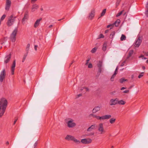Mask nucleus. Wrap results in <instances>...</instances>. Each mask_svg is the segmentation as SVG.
Here are the masks:
<instances>
[{"mask_svg": "<svg viewBox=\"0 0 148 148\" xmlns=\"http://www.w3.org/2000/svg\"><path fill=\"white\" fill-rule=\"evenodd\" d=\"M8 104V101L5 98L0 99V118L4 114Z\"/></svg>", "mask_w": 148, "mask_h": 148, "instance_id": "nucleus-1", "label": "nucleus"}, {"mask_svg": "<svg viewBox=\"0 0 148 148\" xmlns=\"http://www.w3.org/2000/svg\"><path fill=\"white\" fill-rule=\"evenodd\" d=\"M16 17L14 16L13 15H11L8 18L6 24L8 26L10 27L16 21Z\"/></svg>", "mask_w": 148, "mask_h": 148, "instance_id": "nucleus-2", "label": "nucleus"}, {"mask_svg": "<svg viewBox=\"0 0 148 148\" xmlns=\"http://www.w3.org/2000/svg\"><path fill=\"white\" fill-rule=\"evenodd\" d=\"M93 117L94 118H96L98 120L101 121L104 120L108 119L111 117V116L110 114H107L100 116L94 114L93 115Z\"/></svg>", "mask_w": 148, "mask_h": 148, "instance_id": "nucleus-3", "label": "nucleus"}, {"mask_svg": "<svg viewBox=\"0 0 148 148\" xmlns=\"http://www.w3.org/2000/svg\"><path fill=\"white\" fill-rule=\"evenodd\" d=\"M18 31L17 28L16 27L11 34L10 39L12 42H14L16 40V36Z\"/></svg>", "mask_w": 148, "mask_h": 148, "instance_id": "nucleus-4", "label": "nucleus"}, {"mask_svg": "<svg viewBox=\"0 0 148 148\" xmlns=\"http://www.w3.org/2000/svg\"><path fill=\"white\" fill-rule=\"evenodd\" d=\"M97 130L100 134H104L106 132L103 127V124L102 123H100L98 125Z\"/></svg>", "mask_w": 148, "mask_h": 148, "instance_id": "nucleus-5", "label": "nucleus"}, {"mask_svg": "<svg viewBox=\"0 0 148 148\" xmlns=\"http://www.w3.org/2000/svg\"><path fill=\"white\" fill-rule=\"evenodd\" d=\"M65 138L68 140H73L77 143H80L79 140H77L73 136L71 135H67Z\"/></svg>", "mask_w": 148, "mask_h": 148, "instance_id": "nucleus-6", "label": "nucleus"}, {"mask_svg": "<svg viewBox=\"0 0 148 148\" xmlns=\"http://www.w3.org/2000/svg\"><path fill=\"white\" fill-rule=\"evenodd\" d=\"M142 39L143 38L142 37L140 36H138V38L136 40L134 44V46L135 47H138L142 42Z\"/></svg>", "mask_w": 148, "mask_h": 148, "instance_id": "nucleus-7", "label": "nucleus"}, {"mask_svg": "<svg viewBox=\"0 0 148 148\" xmlns=\"http://www.w3.org/2000/svg\"><path fill=\"white\" fill-rule=\"evenodd\" d=\"M11 5V1L10 0H6L5 4V9L7 11L9 10Z\"/></svg>", "mask_w": 148, "mask_h": 148, "instance_id": "nucleus-8", "label": "nucleus"}, {"mask_svg": "<svg viewBox=\"0 0 148 148\" xmlns=\"http://www.w3.org/2000/svg\"><path fill=\"white\" fill-rule=\"evenodd\" d=\"M5 70L3 69L1 72L0 75V82H2L5 79Z\"/></svg>", "mask_w": 148, "mask_h": 148, "instance_id": "nucleus-9", "label": "nucleus"}, {"mask_svg": "<svg viewBox=\"0 0 148 148\" xmlns=\"http://www.w3.org/2000/svg\"><path fill=\"white\" fill-rule=\"evenodd\" d=\"M67 126L69 128H72L75 127L76 124L73 122V121L71 119L67 123Z\"/></svg>", "mask_w": 148, "mask_h": 148, "instance_id": "nucleus-10", "label": "nucleus"}, {"mask_svg": "<svg viewBox=\"0 0 148 148\" xmlns=\"http://www.w3.org/2000/svg\"><path fill=\"white\" fill-rule=\"evenodd\" d=\"M92 140L90 138H84L81 140V142L84 144H88L91 143Z\"/></svg>", "mask_w": 148, "mask_h": 148, "instance_id": "nucleus-11", "label": "nucleus"}, {"mask_svg": "<svg viewBox=\"0 0 148 148\" xmlns=\"http://www.w3.org/2000/svg\"><path fill=\"white\" fill-rule=\"evenodd\" d=\"M95 11L94 9L91 10L90 13L89 14L88 19L92 20L94 17L95 16Z\"/></svg>", "mask_w": 148, "mask_h": 148, "instance_id": "nucleus-12", "label": "nucleus"}, {"mask_svg": "<svg viewBox=\"0 0 148 148\" xmlns=\"http://www.w3.org/2000/svg\"><path fill=\"white\" fill-rule=\"evenodd\" d=\"M118 99H112L110 101V105H115L118 104Z\"/></svg>", "mask_w": 148, "mask_h": 148, "instance_id": "nucleus-13", "label": "nucleus"}, {"mask_svg": "<svg viewBox=\"0 0 148 148\" xmlns=\"http://www.w3.org/2000/svg\"><path fill=\"white\" fill-rule=\"evenodd\" d=\"M16 66V60H14L13 62V64L12 65L11 68V74L12 75H13L14 74V71L15 70V68Z\"/></svg>", "mask_w": 148, "mask_h": 148, "instance_id": "nucleus-14", "label": "nucleus"}, {"mask_svg": "<svg viewBox=\"0 0 148 148\" xmlns=\"http://www.w3.org/2000/svg\"><path fill=\"white\" fill-rule=\"evenodd\" d=\"M11 57V55L10 54L6 56L4 59V63L7 64L10 61Z\"/></svg>", "mask_w": 148, "mask_h": 148, "instance_id": "nucleus-15", "label": "nucleus"}, {"mask_svg": "<svg viewBox=\"0 0 148 148\" xmlns=\"http://www.w3.org/2000/svg\"><path fill=\"white\" fill-rule=\"evenodd\" d=\"M42 20V18H40L36 20L34 25V27L35 28H36L38 26L40 23V21Z\"/></svg>", "mask_w": 148, "mask_h": 148, "instance_id": "nucleus-16", "label": "nucleus"}, {"mask_svg": "<svg viewBox=\"0 0 148 148\" xmlns=\"http://www.w3.org/2000/svg\"><path fill=\"white\" fill-rule=\"evenodd\" d=\"M101 107L96 106L92 110L93 113H95L100 110Z\"/></svg>", "mask_w": 148, "mask_h": 148, "instance_id": "nucleus-17", "label": "nucleus"}, {"mask_svg": "<svg viewBox=\"0 0 148 148\" xmlns=\"http://www.w3.org/2000/svg\"><path fill=\"white\" fill-rule=\"evenodd\" d=\"M38 6L36 4H35L32 5L31 11L33 12L37 10L38 8Z\"/></svg>", "mask_w": 148, "mask_h": 148, "instance_id": "nucleus-18", "label": "nucleus"}, {"mask_svg": "<svg viewBox=\"0 0 148 148\" xmlns=\"http://www.w3.org/2000/svg\"><path fill=\"white\" fill-rule=\"evenodd\" d=\"M28 18V14L27 12H26L24 14V16L23 18L22 19V21H24L26 20H27Z\"/></svg>", "mask_w": 148, "mask_h": 148, "instance_id": "nucleus-19", "label": "nucleus"}, {"mask_svg": "<svg viewBox=\"0 0 148 148\" xmlns=\"http://www.w3.org/2000/svg\"><path fill=\"white\" fill-rule=\"evenodd\" d=\"M96 125L94 124L91 125L90 127H89L87 129V131L88 132L91 131L95 128Z\"/></svg>", "mask_w": 148, "mask_h": 148, "instance_id": "nucleus-20", "label": "nucleus"}, {"mask_svg": "<svg viewBox=\"0 0 148 148\" xmlns=\"http://www.w3.org/2000/svg\"><path fill=\"white\" fill-rule=\"evenodd\" d=\"M126 102L123 100H119L118 99V104L119 105H123L125 104Z\"/></svg>", "mask_w": 148, "mask_h": 148, "instance_id": "nucleus-21", "label": "nucleus"}, {"mask_svg": "<svg viewBox=\"0 0 148 148\" xmlns=\"http://www.w3.org/2000/svg\"><path fill=\"white\" fill-rule=\"evenodd\" d=\"M120 20L119 19H118L113 23V24L115 26L117 27L119 26V24L120 23Z\"/></svg>", "mask_w": 148, "mask_h": 148, "instance_id": "nucleus-22", "label": "nucleus"}, {"mask_svg": "<svg viewBox=\"0 0 148 148\" xmlns=\"http://www.w3.org/2000/svg\"><path fill=\"white\" fill-rule=\"evenodd\" d=\"M116 121V119L114 118L110 119L109 120L110 123L112 124L114 123Z\"/></svg>", "mask_w": 148, "mask_h": 148, "instance_id": "nucleus-23", "label": "nucleus"}, {"mask_svg": "<svg viewBox=\"0 0 148 148\" xmlns=\"http://www.w3.org/2000/svg\"><path fill=\"white\" fill-rule=\"evenodd\" d=\"M107 46V44L105 42L103 44L102 47V50H103V51H106V49Z\"/></svg>", "mask_w": 148, "mask_h": 148, "instance_id": "nucleus-24", "label": "nucleus"}, {"mask_svg": "<svg viewBox=\"0 0 148 148\" xmlns=\"http://www.w3.org/2000/svg\"><path fill=\"white\" fill-rule=\"evenodd\" d=\"M126 36L122 34L121 38V41L125 40H126Z\"/></svg>", "mask_w": 148, "mask_h": 148, "instance_id": "nucleus-25", "label": "nucleus"}, {"mask_svg": "<svg viewBox=\"0 0 148 148\" xmlns=\"http://www.w3.org/2000/svg\"><path fill=\"white\" fill-rule=\"evenodd\" d=\"M128 81L127 79H125L123 78H122L120 79V82L121 83H123L125 81Z\"/></svg>", "mask_w": 148, "mask_h": 148, "instance_id": "nucleus-26", "label": "nucleus"}, {"mask_svg": "<svg viewBox=\"0 0 148 148\" xmlns=\"http://www.w3.org/2000/svg\"><path fill=\"white\" fill-rule=\"evenodd\" d=\"M27 54H28V53H26L24 55V56L22 60V62H23L25 60V59L27 56Z\"/></svg>", "mask_w": 148, "mask_h": 148, "instance_id": "nucleus-27", "label": "nucleus"}, {"mask_svg": "<svg viewBox=\"0 0 148 148\" xmlns=\"http://www.w3.org/2000/svg\"><path fill=\"white\" fill-rule=\"evenodd\" d=\"M115 34V32L114 31L112 32V33L110 34V38H113Z\"/></svg>", "mask_w": 148, "mask_h": 148, "instance_id": "nucleus-28", "label": "nucleus"}, {"mask_svg": "<svg viewBox=\"0 0 148 148\" xmlns=\"http://www.w3.org/2000/svg\"><path fill=\"white\" fill-rule=\"evenodd\" d=\"M106 9H105L103 10L101 13V16H102L105 15V14L106 12Z\"/></svg>", "mask_w": 148, "mask_h": 148, "instance_id": "nucleus-29", "label": "nucleus"}, {"mask_svg": "<svg viewBox=\"0 0 148 148\" xmlns=\"http://www.w3.org/2000/svg\"><path fill=\"white\" fill-rule=\"evenodd\" d=\"M30 44H28L26 48V53H28V51L29 49V47H30Z\"/></svg>", "mask_w": 148, "mask_h": 148, "instance_id": "nucleus-30", "label": "nucleus"}, {"mask_svg": "<svg viewBox=\"0 0 148 148\" xmlns=\"http://www.w3.org/2000/svg\"><path fill=\"white\" fill-rule=\"evenodd\" d=\"M102 65V62L100 61L99 62V64H97V66L98 68L101 67Z\"/></svg>", "mask_w": 148, "mask_h": 148, "instance_id": "nucleus-31", "label": "nucleus"}, {"mask_svg": "<svg viewBox=\"0 0 148 148\" xmlns=\"http://www.w3.org/2000/svg\"><path fill=\"white\" fill-rule=\"evenodd\" d=\"M133 50H131L129 52V57H130L133 53Z\"/></svg>", "mask_w": 148, "mask_h": 148, "instance_id": "nucleus-32", "label": "nucleus"}, {"mask_svg": "<svg viewBox=\"0 0 148 148\" xmlns=\"http://www.w3.org/2000/svg\"><path fill=\"white\" fill-rule=\"evenodd\" d=\"M114 24H113H113H110V25H108L107 26V28H109L110 27H111V28H110V29H111L112 28V27H113L114 26Z\"/></svg>", "mask_w": 148, "mask_h": 148, "instance_id": "nucleus-33", "label": "nucleus"}, {"mask_svg": "<svg viewBox=\"0 0 148 148\" xmlns=\"http://www.w3.org/2000/svg\"><path fill=\"white\" fill-rule=\"evenodd\" d=\"M5 17H6L5 15V14L3 15L1 18L0 21H2L5 18Z\"/></svg>", "mask_w": 148, "mask_h": 148, "instance_id": "nucleus-34", "label": "nucleus"}, {"mask_svg": "<svg viewBox=\"0 0 148 148\" xmlns=\"http://www.w3.org/2000/svg\"><path fill=\"white\" fill-rule=\"evenodd\" d=\"M102 71V69L101 67L99 68L98 71L97 73V74L99 75L100 73H101Z\"/></svg>", "mask_w": 148, "mask_h": 148, "instance_id": "nucleus-35", "label": "nucleus"}, {"mask_svg": "<svg viewBox=\"0 0 148 148\" xmlns=\"http://www.w3.org/2000/svg\"><path fill=\"white\" fill-rule=\"evenodd\" d=\"M97 50V48L96 47H95L93 48L91 51V52L92 53H95Z\"/></svg>", "mask_w": 148, "mask_h": 148, "instance_id": "nucleus-36", "label": "nucleus"}, {"mask_svg": "<svg viewBox=\"0 0 148 148\" xmlns=\"http://www.w3.org/2000/svg\"><path fill=\"white\" fill-rule=\"evenodd\" d=\"M123 11V10L122 11H121L120 12L116 14V16L117 17H118V16H120L122 14Z\"/></svg>", "mask_w": 148, "mask_h": 148, "instance_id": "nucleus-37", "label": "nucleus"}, {"mask_svg": "<svg viewBox=\"0 0 148 148\" xmlns=\"http://www.w3.org/2000/svg\"><path fill=\"white\" fill-rule=\"evenodd\" d=\"M143 72L141 73L138 75V77L139 78H140L141 77H142L143 75Z\"/></svg>", "mask_w": 148, "mask_h": 148, "instance_id": "nucleus-38", "label": "nucleus"}, {"mask_svg": "<svg viewBox=\"0 0 148 148\" xmlns=\"http://www.w3.org/2000/svg\"><path fill=\"white\" fill-rule=\"evenodd\" d=\"M104 37V36L102 34H101L99 36L98 38H103Z\"/></svg>", "mask_w": 148, "mask_h": 148, "instance_id": "nucleus-39", "label": "nucleus"}, {"mask_svg": "<svg viewBox=\"0 0 148 148\" xmlns=\"http://www.w3.org/2000/svg\"><path fill=\"white\" fill-rule=\"evenodd\" d=\"M94 134V132H91L90 133L87 135V136H91L93 135Z\"/></svg>", "mask_w": 148, "mask_h": 148, "instance_id": "nucleus-40", "label": "nucleus"}, {"mask_svg": "<svg viewBox=\"0 0 148 148\" xmlns=\"http://www.w3.org/2000/svg\"><path fill=\"white\" fill-rule=\"evenodd\" d=\"M143 53L146 56H148V52H146L145 51H143Z\"/></svg>", "mask_w": 148, "mask_h": 148, "instance_id": "nucleus-41", "label": "nucleus"}, {"mask_svg": "<svg viewBox=\"0 0 148 148\" xmlns=\"http://www.w3.org/2000/svg\"><path fill=\"white\" fill-rule=\"evenodd\" d=\"M145 14L148 17V9H147V10H146Z\"/></svg>", "mask_w": 148, "mask_h": 148, "instance_id": "nucleus-42", "label": "nucleus"}, {"mask_svg": "<svg viewBox=\"0 0 148 148\" xmlns=\"http://www.w3.org/2000/svg\"><path fill=\"white\" fill-rule=\"evenodd\" d=\"M116 74H117L116 73V72H114V74L112 76V77H113L114 78V77H115V76L116 75Z\"/></svg>", "mask_w": 148, "mask_h": 148, "instance_id": "nucleus-43", "label": "nucleus"}, {"mask_svg": "<svg viewBox=\"0 0 148 148\" xmlns=\"http://www.w3.org/2000/svg\"><path fill=\"white\" fill-rule=\"evenodd\" d=\"M88 67L89 68H92V65L91 64H89L88 65Z\"/></svg>", "mask_w": 148, "mask_h": 148, "instance_id": "nucleus-44", "label": "nucleus"}, {"mask_svg": "<svg viewBox=\"0 0 148 148\" xmlns=\"http://www.w3.org/2000/svg\"><path fill=\"white\" fill-rule=\"evenodd\" d=\"M129 90H124L123 91V92L124 93H128L129 92Z\"/></svg>", "mask_w": 148, "mask_h": 148, "instance_id": "nucleus-45", "label": "nucleus"}, {"mask_svg": "<svg viewBox=\"0 0 148 148\" xmlns=\"http://www.w3.org/2000/svg\"><path fill=\"white\" fill-rule=\"evenodd\" d=\"M90 59H88L86 61V64H88L89 61L90 60Z\"/></svg>", "mask_w": 148, "mask_h": 148, "instance_id": "nucleus-46", "label": "nucleus"}, {"mask_svg": "<svg viewBox=\"0 0 148 148\" xmlns=\"http://www.w3.org/2000/svg\"><path fill=\"white\" fill-rule=\"evenodd\" d=\"M85 89L86 91H88L89 89L87 88H84L83 89Z\"/></svg>", "mask_w": 148, "mask_h": 148, "instance_id": "nucleus-47", "label": "nucleus"}, {"mask_svg": "<svg viewBox=\"0 0 148 148\" xmlns=\"http://www.w3.org/2000/svg\"><path fill=\"white\" fill-rule=\"evenodd\" d=\"M120 0H119V1L118 0V1H117V2H116V5H118V4H119V3H120Z\"/></svg>", "mask_w": 148, "mask_h": 148, "instance_id": "nucleus-48", "label": "nucleus"}, {"mask_svg": "<svg viewBox=\"0 0 148 148\" xmlns=\"http://www.w3.org/2000/svg\"><path fill=\"white\" fill-rule=\"evenodd\" d=\"M37 145V143L36 142L34 144V147H36V146Z\"/></svg>", "mask_w": 148, "mask_h": 148, "instance_id": "nucleus-49", "label": "nucleus"}, {"mask_svg": "<svg viewBox=\"0 0 148 148\" xmlns=\"http://www.w3.org/2000/svg\"><path fill=\"white\" fill-rule=\"evenodd\" d=\"M37 0H31L32 3H34Z\"/></svg>", "mask_w": 148, "mask_h": 148, "instance_id": "nucleus-50", "label": "nucleus"}, {"mask_svg": "<svg viewBox=\"0 0 148 148\" xmlns=\"http://www.w3.org/2000/svg\"><path fill=\"white\" fill-rule=\"evenodd\" d=\"M126 89V88L124 87H123L121 88V90H123L124 89Z\"/></svg>", "mask_w": 148, "mask_h": 148, "instance_id": "nucleus-51", "label": "nucleus"}, {"mask_svg": "<svg viewBox=\"0 0 148 148\" xmlns=\"http://www.w3.org/2000/svg\"><path fill=\"white\" fill-rule=\"evenodd\" d=\"M37 45H35L34 46V49L36 51L37 50Z\"/></svg>", "mask_w": 148, "mask_h": 148, "instance_id": "nucleus-52", "label": "nucleus"}, {"mask_svg": "<svg viewBox=\"0 0 148 148\" xmlns=\"http://www.w3.org/2000/svg\"><path fill=\"white\" fill-rule=\"evenodd\" d=\"M110 80H111V81H113L114 80V78L113 77H111L110 78Z\"/></svg>", "mask_w": 148, "mask_h": 148, "instance_id": "nucleus-53", "label": "nucleus"}, {"mask_svg": "<svg viewBox=\"0 0 148 148\" xmlns=\"http://www.w3.org/2000/svg\"><path fill=\"white\" fill-rule=\"evenodd\" d=\"M109 30L108 29L106 30L105 31V33H107L108 32Z\"/></svg>", "mask_w": 148, "mask_h": 148, "instance_id": "nucleus-54", "label": "nucleus"}, {"mask_svg": "<svg viewBox=\"0 0 148 148\" xmlns=\"http://www.w3.org/2000/svg\"><path fill=\"white\" fill-rule=\"evenodd\" d=\"M144 56L143 55H141L140 56H139V58H140L143 57H144Z\"/></svg>", "mask_w": 148, "mask_h": 148, "instance_id": "nucleus-55", "label": "nucleus"}, {"mask_svg": "<svg viewBox=\"0 0 148 148\" xmlns=\"http://www.w3.org/2000/svg\"><path fill=\"white\" fill-rule=\"evenodd\" d=\"M17 121V119H16V120H15V121H14V125L15 124V123H16Z\"/></svg>", "mask_w": 148, "mask_h": 148, "instance_id": "nucleus-56", "label": "nucleus"}, {"mask_svg": "<svg viewBox=\"0 0 148 148\" xmlns=\"http://www.w3.org/2000/svg\"><path fill=\"white\" fill-rule=\"evenodd\" d=\"M146 7L147 8V9H148V2L146 5Z\"/></svg>", "mask_w": 148, "mask_h": 148, "instance_id": "nucleus-57", "label": "nucleus"}, {"mask_svg": "<svg viewBox=\"0 0 148 148\" xmlns=\"http://www.w3.org/2000/svg\"><path fill=\"white\" fill-rule=\"evenodd\" d=\"M82 96V94H79L78 95H77V97H79Z\"/></svg>", "mask_w": 148, "mask_h": 148, "instance_id": "nucleus-58", "label": "nucleus"}, {"mask_svg": "<svg viewBox=\"0 0 148 148\" xmlns=\"http://www.w3.org/2000/svg\"><path fill=\"white\" fill-rule=\"evenodd\" d=\"M142 68L143 70H145V66H142Z\"/></svg>", "mask_w": 148, "mask_h": 148, "instance_id": "nucleus-59", "label": "nucleus"}, {"mask_svg": "<svg viewBox=\"0 0 148 148\" xmlns=\"http://www.w3.org/2000/svg\"><path fill=\"white\" fill-rule=\"evenodd\" d=\"M53 26V25H50L49 26V28H51V27H52Z\"/></svg>", "mask_w": 148, "mask_h": 148, "instance_id": "nucleus-60", "label": "nucleus"}, {"mask_svg": "<svg viewBox=\"0 0 148 148\" xmlns=\"http://www.w3.org/2000/svg\"><path fill=\"white\" fill-rule=\"evenodd\" d=\"M117 71V67L116 68V69L114 72H116V71Z\"/></svg>", "mask_w": 148, "mask_h": 148, "instance_id": "nucleus-61", "label": "nucleus"}, {"mask_svg": "<svg viewBox=\"0 0 148 148\" xmlns=\"http://www.w3.org/2000/svg\"><path fill=\"white\" fill-rule=\"evenodd\" d=\"M94 115L93 114H90V116H93V115Z\"/></svg>", "mask_w": 148, "mask_h": 148, "instance_id": "nucleus-62", "label": "nucleus"}, {"mask_svg": "<svg viewBox=\"0 0 148 148\" xmlns=\"http://www.w3.org/2000/svg\"><path fill=\"white\" fill-rule=\"evenodd\" d=\"M6 145H8L9 144V143L7 141L6 142Z\"/></svg>", "mask_w": 148, "mask_h": 148, "instance_id": "nucleus-63", "label": "nucleus"}, {"mask_svg": "<svg viewBox=\"0 0 148 148\" xmlns=\"http://www.w3.org/2000/svg\"><path fill=\"white\" fill-rule=\"evenodd\" d=\"M73 63V61H72V62L70 64V66Z\"/></svg>", "mask_w": 148, "mask_h": 148, "instance_id": "nucleus-64", "label": "nucleus"}]
</instances>
